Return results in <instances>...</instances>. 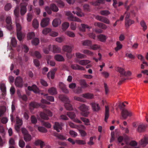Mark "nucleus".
Instances as JSON below:
<instances>
[{"label":"nucleus","instance_id":"6ab92c4d","mask_svg":"<svg viewBox=\"0 0 148 148\" xmlns=\"http://www.w3.org/2000/svg\"><path fill=\"white\" fill-rule=\"evenodd\" d=\"M59 86L60 88L62 90L63 92L66 93H68L69 92V90L66 88L65 85L63 83H60Z\"/></svg>","mask_w":148,"mask_h":148},{"label":"nucleus","instance_id":"de8ad7c7","mask_svg":"<svg viewBox=\"0 0 148 148\" xmlns=\"http://www.w3.org/2000/svg\"><path fill=\"white\" fill-rule=\"evenodd\" d=\"M17 35L18 40L20 41H21L23 38V34L21 32H17Z\"/></svg>","mask_w":148,"mask_h":148},{"label":"nucleus","instance_id":"4c0bfd02","mask_svg":"<svg viewBox=\"0 0 148 148\" xmlns=\"http://www.w3.org/2000/svg\"><path fill=\"white\" fill-rule=\"evenodd\" d=\"M24 139L26 141H29L32 139V136L29 134L24 136Z\"/></svg>","mask_w":148,"mask_h":148},{"label":"nucleus","instance_id":"bb28decb","mask_svg":"<svg viewBox=\"0 0 148 148\" xmlns=\"http://www.w3.org/2000/svg\"><path fill=\"white\" fill-rule=\"evenodd\" d=\"M146 127V125H145L143 124L139 125L138 126L137 131L139 132H144Z\"/></svg>","mask_w":148,"mask_h":148},{"label":"nucleus","instance_id":"37998d69","mask_svg":"<svg viewBox=\"0 0 148 148\" xmlns=\"http://www.w3.org/2000/svg\"><path fill=\"white\" fill-rule=\"evenodd\" d=\"M33 26L35 28H37L39 26V23L36 19H34L33 21Z\"/></svg>","mask_w":148,"mask_h":148},{"label":"nucleus","instance_id":"58836bf2","mask_svg":"<svg viewBox=\"0 0 148 148\" xmlns=\"http://www.w3.org/2000/svg\"><path fill=\"white\" fill-rule=\"evenodd\" d=\"M116 44L117 47L115 48L114 49L116 51H117L122 48V45L119 41H117Z\"/></svg>","mask_w":148,"mask_h":148},{"label":"nucleus","instance_id":"2eb2a0df","mask_svg":"<svg viewBox=\"0 0 148 148\" xmlns=\"http://www.w3.org/2000/svg\"><path fill=\"white\" fill-rule=\"evenodd\" d=\"M49 18H43L41 21L40 25L42 27H44L47 26L49 22Z\"/></svg>","mask_w":148,"mask_h":148},{"label":"nucleus","instance_id":"f3484780","mask_svg":"<svg viewBox=\"0 0 148 148\" xmlns=\"http://www.w3.org/2000/svg\"><path fill=\"white\" fill-rule=\"evenodd\" d=\"M134 21L130 19L125 20V26L127 29L129 28L131 25L134 23Z\"/></svg>","mask_w":148,"mask_h":148},{"label":"nucleus","instance_id":"c03bdc74","mask_svg":"<svg viewBox=\"0 0 148 148\" xmlns=\"http://www.w3.org/2000/svg\"><path fill=\"white\" fill-rule=\"evenodd\" d=\"M69 26V23L67 22H65L62 24V29L64 30L66 29Z\"/></svg>","mask_w":148,"mask_h":148},{"label":"nucleus","instance_id":"052dcab7","mask_svg":"<svg viewBox=\"0 0 148 148\" xmlns=\"http://www.w3.org/2000/svg\"><path fill=\"white\" fill-rule=\"evenodd\" d=\"M38 130L39 131L45 133L47 132V130L43 127L40 126L38 127Z\"/></svg>","mask_w":148,"mask_h":148},{"label":"nucleus","instance_id":"0e129e2a","mask_svg":"<svg viewBox=\"0 0 148 148\" xmlns=\"http://www.w3.org/2000/svg\"><path fill=\"white\" fill-rule=\"evenodd\" d=\"M76 56L78 58L82 59L84 58L85 56L79 53H76Z\"/></svg>","mask_w":148,"mask_h":148},{"label":"nucleus","instance_id":"5701e85b","mask_svg":"<svg viewBox=\"0 0 148 148\" xmlns=\"http://www.w3.org/2000/svg\"><path fill=\"white\" fill-rule=\"evenodd\" d=\"M140 144L143 147H145L147 144H148V138L145 137L142 139L140 142Z\"/></svg>","mask_w":148,"mask_h":148},{"label":"nucleus","instance_id":"5fc2aeb1","mask_svg":"<svg viewBox=\"0 0 148 148\" xmlns=\"http://www.w3.org/2000/svg\"><path fill=\"white\" fill-rule=\"evenodd\" d=\"M16 124L17 125L21 126L23 124V121L18 116L16 117Z\"/></svg>","mask_w":148,"mask_h":148},{"label":"nucleus","instance_id":"4d7b16f0","mask_svg":"<svg viewBox=\"0 0 148 148\" xmlns=\"http://www.w3.org/2000/svg\"><path fill=\"white\" fill-rule=\"evenodd\" d=\"M104 2V0H97L95 2L93 3V5H98L100 3H103Z\"/></svg>","mask_w":148,"mask_h":148},{"label":"nucleus","instance_id":"8fccbe9b","mask_svg":"<svg viewBox=\"0 0 148 148\" xmlns=\"http://www.w3.org/2000/svg\"><path fill=\"white\" fill-rule=\"evenodd\" d=\"M65 34L68 36L71 37H74L75 36L74 33L70 31H66L65 32Z\"/></svg>","mask_w":148,"mask_h":148},{"label":"nucleus","instance_id":"6e6d98bb","mask_svg":"<svg viewBox=\"0 0 148 148\" xmlns=\"http://www.w3.org/2000/svg\"><path fill=\"white\" fill-rule=\"evenodd\" d=\"M83 53L87 55L92 56L93 55V53L91 51L87 49L84 50L83 51Z\"/></svg>","mask_w":148,"mask_h":148},{"label":"nucleus","instance_id":"b1692460","mask_svg":"<svg viewBox=\"0 0 148 148\" xmlns=\"http://www.w3.org/2000/svg\"><path fill=\"white\" fill-rule=\"evenodd\" d=\"M62 50L68 53H70L72 51V47L68 45H65L63 47Z\"/></svg>","mask_w":148,"mask_h":148},{"label":"nucleus","instance_id":"e433bc0d","mask_svg":"<svg viewBox=\"0 0 148 148\" xmlns=\"http://www.w3.org/2000/svg\"><path fill=\"white\" fill-rule=\"evenodd\" d=\"M83 97L86 99H91L93 97V94L90 93H86L82 95Z\"/></svg>","mask_w":148,"mask_h":148},{"label":"nucleus","instance_id":"dca6fc26","mask_svg":"<svg viewBox=\"0 0 148 148\" xmlns=\"http://www.w3.org/2000/svg\"><path fill=\"white\" fill-rule=\"evenodd\" d=\"M109 108L108 106H105V113L104 121L106 122H107V120L109 116Z\"/></svg>","mask_w":148,"mask_h":148},{"label":"nucleus","instance_id":"f704fd0d","mask_svg":"<svg viewBox=\"0 0 148 148\" xmlns=\"http://www.w3.org/2000/svg\"><path fill=\"white\" fill-rule=\"evenodd\" d=\"M92 44V41L90 40H85L82 41V44L84 46H88L90 47Z\"/></svg>","mask_w":148,"mask_h":148},{"label":"nucleus","instance_id":"412c9836","mask_svg":"<svg viewBox=\"0 0 148 148\" xmlns=\"http://www.w3.org/2000/svg\"><path fill=\"white\" fill-rule=\"evenodd\" d=\"M77 11L76 12L73 11L72 12L74 14H76L79 16L81 17L83 15V14L82 12L81 9L79 7H77L76 8Z\"/></svg>","mask_w":148,"mask_h":148},{"label":"nucleus","instance_id":"6e6552de","mask_svg":"<svg viewBox=\"0 0 148 148\" xmlns=\"http://www.w3.org/2000/svg\"><path fill=\"white\" fill-rule=\"evenodd\" d=\"M27 5V3L26 2H23L20 4L21 6V15H23L25 14L27 11L26 6Z\"/></svg>","mask_w":148,"mask_h":148},{"label":"nucleus","instance_id":"09e8293b","mask_svg":"<svg viewBox=\"0 0 148 148\" xmlns=\"http://www.w3.org/2000/svg\"><path fill=\"white\" fill-rule=\"evenodd\" d=\"M51 9L53 11L57 12L58 10V7L54 4H52L50 7Z\"/></svg>","mask_w":148,"mask_h":148},{"label":"nucleus","instance_id":"4468645a","mask_svg":"<svg viewBox=\"0 0 148 148\" xmlns=\"http://www.w3.org/2000/svg\"><path fill=\"white\" fill-rule=\"evenodd\" d=\"M94 111L97 112L100 109V107L98 103H90Z\"/></svg>","mask_w":148,"mask_h":148},{"label":"nucleus","instance_id":"423d86ee","mask_svg":"<svg viewBox=\"0 0 148 148\" xmlns=\"http://www.w3.org/2000/svg\"><path fill=\"white\" fill-rule=\"evenodd\" d=\"M121 115L124 119H126L128 116H131L132 115L131 112L127 110L125 108H123L122 110Z\"/></svg>","mask_w":148,"mask_h":148},{"label":"nucleus","instance_id":"a19ab883","mask_svg":"<svg viewBox=\"0 0 148 148\" xmlns=\"http://www.w3.org/2000/svg\"><path fill=\"white\" fill-rule=\"evenodd\" d=\"M98 38L100 41L102 42H105L106 39V36L103 34L100 35L98 36Z\"/></svg>","mask_w":148,"mask_h":148},{"label":"nucleus","instance_id":"864d4df0","mask_svg":"<svg viewBox=\"0 0 148 148\" xmlns=\"http://www.w3.org/2000/svg\"><path fill=\"white\" fill-rule=\"evenodd\" d=\"M67 115L71 119L74 118L75 116V114L73 112H68L67 113Z\"/></svg>","mask_w":148,"mask_h":148},{"label":"nucleus","instance_id":"cd10ccee","mask_svg":"<svg viewBox=\"0 0 148 148\" xmlns=\"http://www.w3.org/2000/svg\"><path fill=\"white\" fill-rule=\"evenodd\" d=\"M140 25L142 27V29L145 31L147 29V26L145 21L144 20H141L140 22Z\"/></svg>","mask_w":148,"mask_h":148},{"label":"nucleus","instance_id":"338daca9","mask_svg":"<svg viewBox=\"0 0 148 148\" xmlns=\"http://www.w3.org/2000/svg\"><path fill=\"white\" fill-rule=\"evenodd\" d=\"M51 29L50 28H46L44 29L42 31V33L44 34H46L51 31Z\"/></svg>","mask_w":148,"mask_h":148},{"label":"nucleus","instance_id":"0eeeda50","mask_svg":"<svg viewBox=\"0 0 148 148\" xmlns=\"http://www.w3.org/2000/svg\"><path fill=\"white\" fill-rule=\"evenodd\" d=\"M6 22L7 24L6 25L7 29L9 30H11L12 28V21L11 17L10 16H7L6 19Z\"/></svg>","mask_w":148,"mask_h":148},{"label":"nucleus","instance_id":"c756f323","mask_svg":"<svg viewBox=\"0 0 148 148\" xmlns=\"http://www.w3.org/2000/svg\"><path fill=\"white\" fill-rule=\"evenodd\" d=\"M61 21L59 19H54L52 22L53 26L54 27H56L60 24Z\"/></svg>","mask_w":148,"mask_h":148},{"label":"nucleus","instance_id":"f257e3e1","mask_svg":"<svg viewBox=\"0 0 148 148\" xmlns=\"http://www.w3.org/2000/svg\"><path fill=\"white\" fill-rule=\"evenodd\" d=\"M116 70L120 73V80L118 83L119 85L121 84L126 79V78L125 77L130 76L131 74L130 71H127L126 72L124 69L121 67H117L116 68Z\"/></svg>","mask_w":148,"mask_h":148},{"label":"nucleus","instance_id":"2f4dec72","mask_svg":"<svg viewBox=\"0 0 148 148\" xmlns=\"http://www.w3.org/2000/svg\"><path fill=\"white\" fill-rule=\"evenodd\" d=\"M48 92L51 95H54L57 94L56 89L54 87H51L48 89Z\"/></svg>","mask_w":148,"mask_h":148},{"label":"nucleus","instance_id":"7ed1b4c3","mask_svg":"<svg viewBox=\"0 0 148 148\" xmlns=\"http://www.w3.org/2000/svg\"><path fill=\"white\" fill-rule=\"evenodd\" d=\"M88 107L84 104H82L79 107V109L82 111L81 114L85 117H87L89 114L88 111Z\"/></svg>","mask_w":148,"mask_h":148},{"label":"nucleus","instance_id":"f03ea898","mask_svg":"<svg viewBox=\"0 0 148 148\" xmlns=\"http://www.w3.org/2000/svg\"><path fill=\"white\" fill-rule=\"evenodd\" d=\"M60 98L62 101L65 102L64 106L67 110H73L72 105L70 103V101L66 96L61 95L60 97Z\"/></svg>","mask_w":148,"mask_h":148},{"label":"nucleus","instance_id":"c9c22d12","mask_svg":"<svg viewBox=\"0 0 148 148\" xmlns=\"http://www.w3.org/2000/svg\"><path fill=\"white\" fill-rule=\"evenodd\" d=\"M53 52L55 53H59L61 51V49L57 46L54 45L53 46Z\"/></svg>","mask_w":148,"mask_h":148},{"label":"nucleus","instance_id":"9d476101","mask_svg":"<svg viewBox=\"0 0 148 148\" xmlns=\"http://www.w3.org/2000/svg\"><path fill=\"white\" fill-rule=\"evenodd\" d=\"M96 18L97 19L107 24H109L110 23L108 19L103 16H96Z\"/></svg>","mask_w":148,"mask_h":148},{"label":"nucleus","instance_id":"69168bd1","mask_svg":"<svg viewBox=\"0 0 148 148\" xmlns=\"http://www.w3.org/2000/svg\"><path fill=\"white\" fill-rule=\"evenodd\" d=\"M16 28L17 32H21V27L20 24L17 23L16 22Z\"/></svg>","mask_w":148,"mask_h":148},{"label":"nucleus","instance_id":"4be33fe9","mask_svg":"<svg viewBox=\"0 0 148 148\" xmlns=\"http://www.w3.org/2000/svg\"><path fill=\"white\" fill-rule=\"evenodd\" d=\"M91 28V27L88 26L87 25L85 24H81V26L79 27L80 30L83 32H84L85 31V29L86 28L90 29Z\"/></svg>","mask_w":148,"mask_h":148},{"label":"nucleus","instance_id":"603ef678","mask_svg":"<svg viewBox=\"0 0 148 148\" xmlns=\"http://www.w3.org/2000/svg\"><path fill=\"white\" fill-rule=\"evenodd\" d=\"M19 8L18 6L16 7L14 11V13L16 17H18L19 15Z\"/></svg>","mask_w":148,"mask_h":148},{"label":"nucleus","instance_id":"c85d7f7f","mask_svg":"<svg viewBox=\"0 0 148 148\" xmlns=\"http://www.w3.org/2000/svg\"><path fill=\"white\" fill-rule=\"evenodd\" d=\"M30 55L32 56H35L38 58H40L41 57V56L40 52L38 51H36L34 52H30Z\"/></svg>","mask_w":148,"mask_h":148},{"label":"nucleus","instance_id":"e2e57ef3","mask_svg":"<svg viewBox=\"0 0 148 148\" xmlns=\"http://www.w3.org/2000/svg\"><path fill=\"white\" fill-rule=\"evenodd\" d=\"M57 3H58V6L60 7H63L64 6L63 2L61 0H56Z\"/></svg>","mask_w":148,"mask_h":148},{"label":"nucleus","instance_id":"79ce46f5","mask_svg":"<svg viewBox=\"0 0 148 148\" xmlns=\"http://www.w3.org/2000/svg\"><path fill=\"white\" fill-rule=\"evenodd\" d=\"M0 89L3 92V94H5L6 93V87L4 84H1L0 86Z\"/></svg>","mask_w":148,"mask_h":148},{"label":"nucleus","instance_id":"a18cd8bd","mask_svg":"<svg viewBox=\"0 0 148 148\" xmlns=\"http://www.w3.org/2000/svg\"><path fill=\"white\" fill-rule=\"evenodd\" d=\"M100 13L102 15L107 16L110 14V12L108 10H103L100 11Z\"/></svg>","mask_w":148,"mask_h":148},{"label":"nucleus","instance_id":"774afa93","mask_svg":"<svg viewBox=\"0 0 148 148\" xmlns=\"http://www.w3.org/2000/svg\"><path fill=\"white\" fill-rule=\"evenodd\" d=\"M25 143L24 141L22 140H20L19 142V145L21 148L25 146Z\"/></svg>","mask_w":148,"mask_h":148},{"label":"nucleus","instance_id":"680f3d73","mask_svg":"<svg viewBox=\"0 0 148 148\" xmlns=\"http://www.w3.org/2000/svg\"><path fill=\"white\" fill-rule=\"evenodd\" d=\"M39 40L37 38H35L32 41V43L33 45H36L39 43Z\"/></svg>","mask_w":148,"mask_h":148},{"label":"nucleus","instance_id":"bf43d9fd","mask_svg":"<svg viewBox=\"0 0 148 148\" xmlns=\"http://www.w3.org/2000/svg\"><path fill=\"white\" fill-rule=\"evenodd\" d=\"M35 34L34 33L32 32L28 34L27 38L28 40H30L35 36Z\"/></svg>","mask_w":148,"mask_h":148},{"label":"nucleus","instance_id":"7c9ffc66","mask_svg":"<svg viewBox=\"0 0 148 148\" xmlns=\"http://www.w3.org/2000/svg\"><path fill=\"white\" fill-rule=\"evenodd\" d=\"M54 58L56 61H63L64 60L63 57L59 54L56 55L55 56Z\"/></svg>","mask_w":148,"mask_h":148},{"label":"nucleus","instance_id":"a211bd4d","mask_svg":"<svg viewBox=\"0 0 148 148\" xmlns=\"http://www.w3.org/2000/svg\"><path fill=\"white\" fill-rule=\"evenodd\" d=\"M28 89L30 91H33L35 93H38L39 91V89L37 86L35 85H33L32 86H28Z\"/></svg>","mask_w":148,"mask_h":148},{"label":"nucleus","instance_id":"1a4fd4ad","mask_svg":"<svg viewBox=\"0 0 148 148\" xmlns=\"http://www.w3.org/2000/svg\"><path fill=\"white\" fill-rule=\"evenodd\" d=\"M15 84L18 87H21L23 86V79L20 77H17L15 80Z\"/></svg>","mask_w":148,"mask_h":148},{"label":"nucleus","instance_id":"393cba45","mask_svg":"<svg viewBox=\"0 0 148 148\" xmlns=\"http://www.w3.org/2000/svg\"><path fill=\"white\" fill-rule=\"evenodd\" d=\"M94 25L95 26H98L103 29H105L107 28V26L105 24L102 23L96 22L95 23Z\"/></svg>","mask_w":148,"mask_h":148},{"label":"nucleus","instance_id":"ea45409f","mask_svg":"<svg viewBox=\"0 0 148 148\" xmlns=\"http://www.w3.org/2000/svg\"><path fill=\"white\" fill-rule=\"evenodd\" d=\"M129 8H130V7L127 6V11L125 12V13L124 14V15H125V20L130 19L129 18V17L130 16V13L127 12V11L129 10Z\"/></svg>","mask_w":148,"mask_h":148},{"label":"nucleus","instance_id":"aec40b11","mask_svg":"<svg viewBox=\"0 0 148 148\" xmlns=\"http://www.w3.org/2000/svg\"><path fill=\"white\" fill-rule=\"evenodd\" d=\"M59 86L60 88L62 90L63 92L66 93H68L69 92V90L66 88L65 85L63 83H60Z\"/></svg>","mask_w":148,"mask_h":148},{"label":"nucleus","instance_id":"473e14b6","mask_svg":"<svg viewBox=\"0 0 148 148\" xmlns=\"http://www.w3.org/2000/svg\"><path fill=\"white\" fill-rule=\"evenodd\" d=\"M35 144L36 145H40L41 148H42L45 146L44 142L40 140H36L35 142Z\"/></svg>","mask_w":148,"mask_h":148},{"label":"nucleus","instance_id":"39448f33","mask_svg":"<svg viewBox=\"0 0 148 148\" xmlns=\"http://www.w3.org/2000/svg\"><path fill=\"white\" fill-rule=\"evenodd\" d=\"M66 15L68 16V19L70 21H75L79 22H81V20L79 18L74 17L71 13L70 12H67L66 13Z\"/></svg>","mask_w":148,"mask_h":148},{"label":"nucleus","instance_id":"13d9d810","mask_svg":"<svg viewBox=\"0 0 148 148\" xmlns=\"http://www.w3.org/2000/svg\"><path fill=\"white\" fill-rule=\"evenodd\" d=\"M75 142L77 144L79 145H84L86 144V141L82 140H75Z\"/></svg>","mask_w":148,"mask_h":148},{"label":"nucleus","instance_id":"20e7f679","mask_svg":"<svg viewBox=\"0 0 148 148\" xmlns=\"http://www.w3.org/2000/svg\"><path fill=\"white\" fill-rule=\"evenodd\" d=\"M40 116L42 119L47 120L49 119L48 116H52V113L49 110H46L43 112H40Z\"/></svg>","mask_w":148,"mask_h":148},{"label":"nucleus","instance_id":"49530a36","mask_svg":"<svg viewBox=\"0 0 148 148\" xmlns=\"http://www.w3.org/2000/svg\"><path fill=\"white\" fill-rule=\"evenodd\" d=\"M80 83L82 88H86L87 87V85L85 80L81 79L80 80Z\"/></svg>","mask_w":148,"mask_h":148},{"label":"nucleus","instance_id":"a878e982","mask_svg":"<svg viewBox=\"0 0 148 148\" xmlns=\"http://www.w3.org/2000/svg\"><path fill=\"white\" fill-rule=\"evenodd\" d=\"M40 106L39 104L34 102H31L29 104V107L31 109H33L35 108H38Z\"/></svg>","mask_w":148,"mask_h":148},{"label":"nucleus","instance_id":"72a5a7b5","mask_svg":"<svg viewBox=\"0 0 148 148\" xmlns=\"http://www.w3.org/2000/svg\"><path fill=\"white\" fill-rule=\"evenodd\" d=\"M77 62L79 64L82 65H85L90 62V61L88 60H84L78 61Z\"/></svg>","mask_w":148,"mask_h":148},{"label":"nucleus","instance_id":"9b49d317","mask_svg":"<svg viewBox=\"0 0 148 148\" xmlns=\"http://www.w3.org/2000/svg\"><path fill=\"white\" fill-rule=\"evenodd\" d=\"M57 70V69L56 68H54L50 72H48L47 75V77L49 79L51 77L52 79H53Z\"/></svg>","mask_w":148,"mask_h":148},{"label":"nucleus","instance_id":"ddd939ff","mask_svg":"<svg viewBox=\"0 0 148 148\" xmlns=\"http://www.w3.org/2000/svg\"><path fill=\"white\" fill-rule=\"evenodd\" d=\"M63 126L62 123H59L58 122H55L53 126L54 129L56 130L58 132H60L59 130L62 129V127Z\"/></svg>","mask_w":148,"mask_h":148},{"label":"nucleus","instance_id":"3c124183","mask_svg":"<svg viewBox=\"0 0 148 148\" xmlns=\"http://www.w3.org/2000/svg\"><path fill=\"white\" fill-rule=\"evenodd\" d=\"M55 136L59 139L62 140H64L66 139V138H65V136H63V135L60 134H55Z\"/></svg>","mask_w":148,"mask_h":148},{"label":"nucleus","instance_id":"f8f14e48","mask_svg":"<svg viewBox=\"0 0 148 148\" xmlns=\"http://www.w3.org/2000/svg\"><path fill=\"white\" fill-rule=\"evenodd\" d=\"M71 67L72 69L75 70H85V69L84 67L75 64H71Z\"/></svg>","mask_w":148,"mask_h":148}]
</instances>
